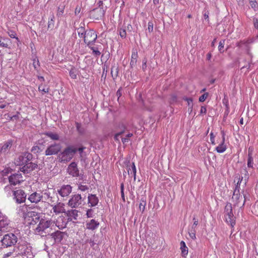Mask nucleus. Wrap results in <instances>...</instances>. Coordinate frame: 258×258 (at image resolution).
<instances>
[{
    "label": "nucleus",
    "instance_id": "1",
    "mask_svg": "<svg viewBox=\"0 0 258 258\" xmlns=\"http://www.w3.org/2000/svg\"><path fill=\"white\" fill-rule=\"evenodd\" d=\"M20 210L22 212V216L25 219L31 221L30 224L35 225L40 219V213L30 210V208H28L24 205L20 208Z\"/></svg>",
    "mask_w": 258,
    "mask_h": 258
},
{
    "label": "nucleus",
    "instance_id": "2",
    "mask_svg": "<svg viewBox=\"0 0 258 258\" xmlns=\"http://www.w3.org/2000/svg\"><path fill=\"white\" fill-rule=\"evenodd\" d=\"M18 240L17 236L12 233L5 234L1 239L2 245L4 248L11 247L16 245Z\"/></svg>",
    "mask_w": 258,
    "mask_h": 258
},
{
    "label": "nucleus",
    "instance_id": "3",
    "mask_svg": "<svg viewBox=\"0 0 258 258\" xmlns=\"http://www.w3.org/2000/svg\"><path fill=\"white\" fill-rule=\"evenodd\" d=\"M226 222L229 223L232 227L235 225V217L233 214L232 204L227 203L225 207L224 211Z\"/></svg>",
    "mask_w": 258,
    "mask_h": 258
},
{
    "label": "nucleus",
    "instance_id": "4",
    "mask_svg": "<svg viewBox=\"0 0 258 258\" xmlns=\"http://www.w3.org/2000/svg\"><path fill=\"white\" fill-rule=\"evenodd\" d=\"M32 158V154L26 152H23L15 159V163L17 166H24L27 162L31 161Z\"/></svg>",
    "mask_w": 258,
    "mask_h": 258
},
{
    "label": "nucleus",
    "instance_id": "5",
    "mask_svg": "<svg viewBox=\"0 0 258 258\" xmlns=\"http://www.w3.org/2000/svg\"><path fill=\"white\" fill-rule=\"evenodd\" d=\"M77 152V149L71 146L66 148L61 153V161H70Z\"/></svg>",
    "mask_w": 258,
    "mask_h": 258
},
{
    "label": "nucleus",
    "instance_id": "6",
    "mask_svg": "<svg viewBox=\"0 0 258 258\" xmlns=\"http://www.w3.org/2000/svg\"><path fill=\"white\" fill-rule=\"evenodd\" d=\"M97 38L96 32L93 29H90L84 37V41L88 47L94 44Z\"/></svg>",
    "mask_w": 258,
    "mask_h": 258
},
{
    "label": "nucleus",
    "instance_id": "7",
    "mask_svg": "<svg viewBox=\"0 0 258 258\" xmlns=\"http://www.w3.org/2000/svg\"><path fill=\"white\" fill-rule=\"evenodd\" d=\"M68 172L73 177H79L80 180H83L84 179V175L83 174L80 173L79 170L77 167V164L76 162H72L68 166Z\"/></svg>",
    "mask_w": 258,
    "mask_h": 258
},
{
    "label": "nucleus",
    "instance_id": "8",
    "mask_svg": "<svg viewBox=\"0 0 258 258\" xmlns=\"http://www.w3.org/2000/svg\"><path fill=\"white\" fill-rule=\"evenodd\" d=\"M86 198V195L82 196L80 194L74 195L69 200L68 204L72 208H77L81 205L82 201Z\"/></svg>",
    "mask_w": 258,
    "mask_h": 258
},
{
    "label": "nucleus",
    "instance_id": "9",
    "mask_svg": "<svg viewBox=\"0 0 258 258\" xmlns=\"http://www.w3.org/2000/svg\"><path fill=\"white\" fill-rule=\"evenodd\" d=\"M61 149V146L59 143H54L48 146L45 151L46 156L57 155Z\"/></svg>",
    "mask_w": 258,
    "mask_h": 258
},
{
    "label": "nucleus",
    "instance_id": "10",
    "mask_svg": "<svg viewBox=\"0 0 258 258\" xmlns=\"http://www.w3.org/2000/svg\"><path fill=\"white\" fill-rule=\"evenodd\" d=\"M38 222L39 224L35 228V232L39 234L41 232L42 233L45 229L49 228L52 223L51 221L46 220L43 219H41Z\"/></svg>",
    "mask_w": 258,
    "mask_h": 258
},
{
    "label": "nucleus",
    "instance_id": "11",
    "mask_svg": "<svg viewBox=\"0 0 258 258\" xmlns=\"http://www.w3.org/2000/svg\"><path fill=\"white\" fill-rule=\"evenodd\" d=\"M14 199L18 204H21L25 202L27 195L22 189H18L13 191Z\"/></svg>",
    "mask_w": 258,
    "mask_h": 258
},
{
    "label": "nucleus",
    "instance_id": "12",
    "mask_svg": "<svg viewBox=\"0 0 258 258\" xmlns=\"http://www.w3.org/2000/svg\"><path fill=\"white\" fill-rule=\"evenodd\" d=\"M20 254L22 258H33L34 255L32 252L31 247L26 245H22L19 249Z\"/></svg>",
    "mask_w": 258,
    "mask_h": 258
},
{
    "label": "nucleus",
    "instance_id": "13",
    "mask_svg": "<svg viewBox=\"0 0 258 258\" xmlns=\"http://www.w3.org/2000/svg\"><path fill=\"white\" fill-rule=\"evenodd\" d=\"M38 165L36 163L28 162L25 165L20 168V171L24 173H30L33 170L38 168Z\"/></svg>",
    "mask_w": 258,
    "mask_h": 258
},
{
    "label": "nucleus",
    "instance_id": "14",
    "mask_svg": "<svg viewBox=\"0 0 258 258\" xmlns=\"http://www.w3.org/2000/svg\"><path fill=\"white\" fill-rule=\"evenodd\" d=\"M105 10L103 8H98L93 9L91 12V15L95 20H100L105 15Z\"/></svg>",
    "mask_w": 258,
    "mask_h": 258
},
{
    "label": "nucleus",
    "instance_id": "15",
    "mask_svg": "<svg viewBox=\"0 0 258 258\" xmlns=\"http://www.w3.org/2000/svg\"><path fill=\"white\" fill-rule=\"evenodd\" d=\"M72 187L69 185H63L60 188L57 190L58 193L62 197H66L68 196L71 192Z\"/></svg>",
    "mask_w": 258,
    "mask_h": 258
},
{
    "label": "nucleus",
    "instance_id": "16",
    "mask_svg": "<svg viewBox=\"0 0 258 258\" xmlns=\"http://www.w3.org/2000/svg\"><path fill=\"white\" fill-rule=\"evenodd\" d=\"M42 197L41 192H34L28 197V200L31 203L37 204L41 200Z\"/></svg>",
    "mask_w": 258,
    "mask_h": 258
},
{
    "label": "nucleus",
    "instance_id": "17",
    "mask_svg": "<svg viewBox=\"0 0 258 258\" xmlns=\"http://www.w3.org/2000/svg\"><path fill=\"white\" fill-rule=\"evenodd\" d=\"M12 146V141H8L6 142L0 150V156L6 155L8 154Z\"/></svg>",
    "mask_w": 258,
    "mask_h": 258
},
{
    "label": "nucleus",
    "instance_id": "18",
    "mask_svg": "<svg viewBox=\"0 0 258 258\" xmlns=\"http://www.w3.org/2000/svg\"><path fill=\"white\" fill-rule=\"evenodd\" d=\"M22 177L21 173H15L9 177V181L11 184L16 185L20 183L19 179Z\"/></svg>",
    "mask_w": 258,
    "mask_h": 258
},
{
    "label": "nucleus",
    "instance_id": "19",
    "mask_svg": "<svg viewBox=\"0 0 258 258\" xmlns=\"http://www.w3.org/2000/svg\"><path fill=\"white\" fill-rule=\"evenodd\" d=\"M64 214L68 217V220L71 221L73 219L77 220L78 216V211L76 210H68L64 212Z\"/></svg>",
    "mask_w": 258,
    "mask_h": 258
},
{
    "label": "nucleus",
    "instance_id": "20",
    "mask_svg": "<svg viewBox=\"0 0 258 258\" xmlns=\"http://www.w3.org/2000/svg\"><path fill=\"white\" fill-rule=\"evenodd\" d=\"M99 199L96 195L89 194L88 196V203L89 207H95L98 204Z\"/></svg>",
    "mask_w": 258,
    "mask_h": 258
},
{
    "label": "nucleus",
    "instance_id": "21",
    "mask_svg": "<svg viewBox=\"0 0 258 258\" xmlns=\"http://www.w3.org/2000/svg\"><path fill=\"white\" fill-rule=\"evenodd\" d=\"M222 135V141L220 144L216 148V150L218 153H222L225 152L227 149L226 145H225V133L224 131L221 132Z\"/></svg>",
    "mask_w": 258,
    "mask_h": 258
},
{
    "label": "nucleus",
    "instance_id": "22",
    "mask_svg": "<svg viewBox=\"0 0 258 258\" xmlns=\"http://www.w3.org/2000/svg\"><path fill=\"white\" fill-rule=\"evenodd\" d=\"M51 235L54 239L55 242L59 243L62 240L64 234L62 232L58 230L52 233Z\"/></svg>",
    "mask_w": 258,
    "mask_h": 258
},
{
    "label": "nucleus",
    "instance_id": "23",
    "mask_svg": "<svg viewBox=\"0 0 258 258\" xmlns=\"http://www.w3.org/2000/svg\"><path fill=\"white\" fill-rule=\"evenodd\" d=\"M99 223L94 219L91 220L89 222H87L86 227L88 229L94 230L98 227Z\"/></svg>",
    "mask_w": 258,
    "mask_h": 258
},
{
    "label": "nucleus",
    "instance_id": "24",
    "mask_svg": "<svg viewBox=\"0 0 258 258\" xmlns=\"http://www.w3.org/2000/svg\"><path fill=\"white\" fill-rule=\"evenodd\" d=\"M243 197L240 195L239 191H234L232 196V199L235 201V205L237 206H239L240 202L242 200Z\"/></svg>",
    "mask_w": 258,
    "mask_h": 258
},
{
    "label": "nucleus",
    "instance_id": "25",
    "mask_svg": "<svg viewBox=\"0 0 258 258\" xmlns=\"http://www.w3.org/2000/svg\"><path fill=\"white\" fill-rule=\"evenodd\" d=\"M138 59V52L136 50H134L132 52L131 62H130V67L131 68H133L136 66L137 62Z\"/></svg>",
    "mask_w": 258,
    "mask_h": 258
},
{
    "label": "nucleus",
    "instance_id": "26",
    "mask_svg": "<svg viewBox=\"0 0 258 258\" xmlns=\"http://www.w3.org/2000/svg\"><path fill=\"white\" fill-rule=\"evenodd\" d=\"M63 204L59 203L56 205H54L53 207V212L56 214H58L59 213H63L65 210L63 209Z\"/></svg>",
    "mask_w": 258,
    "mask_h": 258
},
{
    "label": "nucleus",
    "instance_id": "27",
    "mask_svg": "<svg viewBox=\"0 0 258 258\" xmlns=\"http://www.w3.org/2000/svg\"><path fill=\"white\" fill-rule=\"evenodd\" d=\"M127 174L128 175L130 174H133L134 180H136V168L135 164L134 162H133L131 166L127 165Z\"/></svg>",
    "mask_w": 258,
    "mask_h": 258
},
{
    "label": "nucleus",
    "instance_id": "28",
    "mask_svg": "<svg viewBox=\"0 0 258 258\" xmlns=\"http://www.w3.org/2000/svg\"><path fill=\"white\" fill-rule=\"evenodd\" d=\"M126 128V125L123 122H118L115 127V129L117 131L121 132V135L125 133Z\"/></svg>",
    "mask_w": 258,
    "mask_h": 258
},
{
    "label": "nucleus",
    "instance_id": "29",
    "mask_svg": "<svg viewBox=\"0 0 258 258\" xmlns=\"http://www.w3.org/2000/svg\"><path fill=\"white\" fill-rule=\"evenodd\" d=\"M180 245L182 256L185 257L188 253L187 247H186L185 243L183 241H181L180 242Z\"/></svg>",
    "mask_w": 258,
    "mask_h": 258
},
{
    "label": "nucleus",
    "instance_id": "30",
    "mask_svg": "<svg viewBox=\"0 0 258 258\" xmlns=\"http://www.w3.org/2000/svg\"><path fill=\"white\" fill-rule=\"evenodd\" d=\"M9 220L6 218H3L0 220V230H4L8 226Z\"/></svg>",
    "mask_w": 258,
    "mask_h": 258
},
{
    "label": "nucleus",
    "instance_id": "31",
    "mask_svg": "<svg viewBox=\"0 0 258 258\" xmlns=\"http://www.w3.org/2000/svg\"><path fill=\"white\" fill-rule=\"evenodd\" d=\"M146 206V198L145 196H142L140 200V203L139 205V209L142 213H143L145 211V207Z\"/></svg>",
    "mask_w": 258,
    "mask_h": 258
},
{
    "label": "nucleus",
    "instance_id": "32",
    "mask_svg": "<svg viewBox=\"0 0 258 258\" xmlns=\"http://www.w3.org/2000/svg\"><path fill=\"white\" fill-rule=\"evenodd\" d=\"M44 135L50 138L52 140L58 141L59 140V135L56 133L48 132L45 133Z\"/></svg>",
    "mask_w": 258,
    "mask_h": 258
},
{
    "label": "nucleus",
    "instance_id": "33",
    "mask_svg": "<svg viewBox=\"0 0 258 258\" xmlns=\"http://www.w3.org/2000/svg\"><path fill=\"white\" fill-rule=\"evenodd\" d=\"M88 30L86 31L85 30V28L84 26H80L79 28L77 29V32L78 34V35L81 38H83L85 36V35H86V32Z\"/></svg>",
    "mask_w": 258,
    "mask_h": 258
},
{
    "label": "nucleus",
    "instance_id": "34",
    "mask_svg": "<svg viewBox=\"0 0 258 258\" xmlns=\"http://www.w3.org/2000/svg\"><path fill=\"white\" fill-rule=\"evenodd\" d=\"M54 16L53 14H52L51 18L49 19L48 22V29H53L54 26Z\"/></svg>",
    "mask_w": 258,
    "mask_h": 258
},
{
    "label": "nucleus",
    "instance_id": "35",
    "mask_svg": "<svg viewBox=\"0 0 258 258\" xmlns=\"http://www.w3.org/2000/svg\"><path fill=\"white\" fill-rule=\"evenodd\" d=\"M77 70L74 67L72 68L69 71L70 76L74 79H76L77 78Z\"/></svg>",
    "mask_w": 258,
    "mask_h": 258
},
{
    "label": "nucleus",
    "instance_id": "36",
    "mask_svg": "<svg viewBox=\"0 0 258 258\" xmlns=\"http://www.w3.org/2000/svg\"><path fill=\"white\" fill-rule=\"evenodd\" d=\"M183 100L187 101V105L189 107V109H190V111H191L193 107L192 99L191 98L184 97Z\"/></svg>",
    "mask_w": 258,
    "mask_h": 258
},
{
    "label": "nucleus",
    "instance_id": "37",
    "mask_svg": "<svg viewBox=\"0 0 258 258\" xmlns=\"http://www.w3.org/2000/svg\"><path fill=\"white\" fill-rule=\"evenodd\" d=\"M75 124H76V126L77 131L80 134H84L85 130H84V128L82 127L81 124L78 122H76Z\"/></svg>",
    "mask_w": 258,
    "mask_h": 258
},
{
    "label": "nucleus",
    "instance_id": "38",
    "mask_svg": "<svg viewBox=\"0 0 258 258\" xmlns=\"http://www.w3.org/2000/svg\"><path fill=\"white\" fill-rule=\"evenodd\" d=\"M133 136L132 133H128L126 134L124 138H121V141L123 144L128 143L129 138L132 137Z\"/></svg>",
    "mask_w": 258,
    "mask_h": 258
},
{
    "label": "nucleus",
    "instance_id": "39",
    "mask_svg": "<svg viewBox=\"0 0 258 258\" xmlns=\"http://www.w3.org/2000/svg\"><path fill=\"white\" fill-rule=\"evenodd\" d=\"M12 171V169L11 168L8 167L5 168L2 171V175L3 176H7L9 173H11Z\"/></svg>",
    "mask_w": 258,
    "mask_h": 258
},
{
    "label": "nucleus",
    "instance_id": "40",
    "mask_svg": "<svg viewBox=\"0 0 258 258\" xmlns=\"http://www.w3.org/2000/svg\"><path fill=\"white\" fill-rule=\"evenodd\" d=\"M196 230L194 229V227L191 228L188 232L190 237L194 240L196 239Z\"/></svg>",
    "mask_w": 258,
    "mask_h": 258
},
{
    "label": "nucleus",
    "instance_id": "41",
    "mask_svg": "<svg viewBox=\"0 0 258 258\" xmlns=\"http://www.w3.org/2000/svg\"><path fill=\"white\" fill-rule=\"evenodd\" d=\"M253 159L252 156L249 155L248 156L247 159V166L249 168H253Z\"/></svg>",
    "mask_w": 258,
    "mask_h": 258
},
{
    "label": "nucleus",
    "instance_id": "42",
    "mask_svg": "<svg viewBox=\"0 0 258 258\" xmlns=\"http://www.w3.org/2000/svg\"><path fill=\"white\" fill-rule=\"evenodd\" d=\"M33 65L35 70L38 71V68L40 67V63L37 57H35L33 59Z\"/></svg>",
    "mask_w": 258,
    "mask_h": 258
},
{
    "label": "nucleus",
    "instance_id": "43",
    "mask_svg": "<svg viewBox=\"0 0 258 258\" xmlns=\"http://www.w3.org/2000/svg\"><path fill=\"white\" fill-rule=\"evenodd\" d=\"M224 45H225V40H221L219 42V46H218V49H219V51L220 52V53H222L224 51V50H223Z\"/></svg>",
    "mask_w": 258,
    "mask_h": 258
},
{
    "label": "nucleus",
    "instance_id": "44",
    "mask_svg": "<svg viewBox=\"0 0 258 258\" xmlns=\"http://www.w3.org/2000/svg\"><path fill=\"white\" fill-rule=\"evenodd\" d=\"M249 4L251 8L254 11H255V9L258 7V4L256 0H249Z\"/></svg>",
    "mask_w": 258,
    "mask_h": 258
},
{
    "label": "nucleus",
    "instance_id": "45",
    "mask_svg": "<svg viewBox=\"0 0 258 258\" xmlns=\"http://www.w3.org/2000/svg\"><path fill=\"white\" fill-rule=\"evenodd\" d=\"M12 185H13L10 183V184L6 186L4 188L5 191L11 195V192L12 191L13 192V191H14L13 190Z\"/></svg>",
    "mask_w": 258,
    "mask_h": 258
},
{
    "label": "nucleus",
    "instance_id": "46",
    "mask_svg": "<svg viewBox=\"0 0 258 258\" xmlns=\"http://www.w3.org/2000/svg\"><path fill=\"white\" fill-rule=\"evenodd\" d=\"M64 6H62L61 8L58 7L57 10V16L59 17H61L64 13Z\"/></svg>",
    "mask_w": 258,
    "mask_h": 258
},
{
    "label": "nucleus",
    "instance_id": "47",
    "mask_svg": "<svg viewBox=\"0 0 258 258\" xmlns=\"http://www.w3.org/2000/svg\"><path fill=\"white\" fill-rule=\"evenodd\" d=\"M119 33L121 38H125L126 37V33L125 29L120 28L119 30Z\"/></svg>",
    "mask_w": 258,
    "mask_h": 258
},
{
    "label": "nucleus",
    "instance_id": "48",
    "mask_svg": "<svg viewBox=\"0 0 258 258\" xmlns=\"http://www.w3.org/2000/svg\"><path fill=\"white\" fill-rule=\"evenodd\" d=\"M42 150L38 146H33L31 149V152H34L35 153H38L40 152Z\"/></svg>",
    "mask_w": 258,
    "mask_h": 258
},
{
    "label": "nucleus",
    "instance_id": "49",
    "mask_svg": "<svg viewBox=\"0 0 258 258\" xmlns=\"http://www.w3.org/2000/svg\"><path fill=\"white\" fill-rule=\"evenodd\" d=\"M38 90L40 92H43L44 93H46L48 92L49 89H48V88H44L42 86V84H41V85H39V86L38 87Z\"/></svg>",
    "mask_w": 258,
    "mask_h": 258
},
{
    "label": "nucleus",
    "instance_id": "50",
    "mask_svg": "<svg viewBox=\"0 0 258 258\" xmlns=\"http://www.w3.org/2000/svg\"><path fill=\"white\" fill-rule=\"evenodd\" d=\"M8 34L10 37L13 38H16L18 41H19L18 38L16 37V33L15 32L12 31V30H9L8 32Z\"/></svg>",
    "mask_w": 258,
    "mask_h": 258
},
{
    "label": "nucleus",
    "instance_id": "51",
    "mask_svg": "<svg viewBox=\"0 0 258 258\" xmlns=\"http://www.w3.org/2000/svg\"><path fill=\"white\" fill-rule=\"evenodd\" d=\"M209 95L208 93H205L204 94H203L202 96H201L199 99V100L200 102H204L208 97Z\"/></svg>",
    "mask_w": 258,
    "mask_h": 258
},
{
    "label": "nucleus",
    "instance_id": "52",
    "mask_svg": "<svg viewBox=\"0 0 258 258\" xmlns=\"http://www.w3.org/2000/svg\"><path fill=\"white\" fill-rule=\"evenodd\" d=\"M78 189L82 191H85L89 189V187L87 185L79 184L78 185Z\"/></svg>",
    "mask_w": 258,
    "mask_h": 258
},
{
    "label": "nucleus",
    "instance_id": "53",
    "mask_svg": "<svg viewBox=\"0 0 258 258\" xmlns=\"http://www.w3.org/2000/svg\"><path fill=\"white\" fill-rule=\"evenodd\" d=\"M153 23L152 21H149L148 23V30L149 33L152 32L153 31Z\"/></svg>",
    "mask_w": 258,
    "mask_h": 258
},
{
    "label": "nucleus",
    "instance_id": "54",
    "mask_svg": "<svg viewBox=\"0 0 258 258\" xmlns=\"http://www.w3.org/2000/svg\"><path fill=\"white\" fill-rule=\"evenodd\" d=\"M86 149V147L81 146L77 149V151H79L80 157H83L84 150Z\"/></svg>",
    "mask_w": 258,
    "mask_h": 258
},
{
    "label": "nucleus",
    "instance_id": "55",
    "mask_svg": "<svg viewBox=\"0 0 258 258\" xmlns=\"http://www.w3.org/2000/svg\"><path fill=\"white\" fill-rule=\"evenodd\" d=\"M93 210L91 209H88L87 211L86 215L88 218H92L93 217Z\"/></svg>",
    "mask_w": 258,
    "mask_h": 258
},
{
    "label": "nucleus",
    "instance_id": "56",
    "mask_svg": "<svg viewBox=\"0 0 258 258\" xmlns=\"http://www.w3.org/2000/svg\"><path fill=\"white\" fill-rule=\"evenodd\" d=\"M121 135V132H118L117 133L115 134L114 136V140L116 141V142H118L119 143V137Z\"/></svg>",
    "mask_w": 258,
    "mask_h": 258
},
{
    "label": "nucleus",
    "instance_id": "57",
    "mask_svg": "<svg viewBox=\"0 0 258 258\" xmlns=\"http://www.w3.org/2000/svg\"><path fill=\"white\" fill-rule=\"evenodd\" d=\"M147 59L146 58H144L143 60V64H142V69L143 71H145L147 68Z\"/></svg>",
    "mask_w": 258,
    "mask_h": 258
},
{
    "label": "nucleus",
    "instance_id": "58",
    "mask_svg": "<svg viewBox=\"0 0 258 258\" xmlns=\"http://www.w3.org/2000/svg\"><path fill=\"white\" fill-rule=\"evenodd\" d=\"M177 101V97L175 95H172L170 98V103L171 104L173 103L174 102Z\"/></svg>",
    "mask_w": 258,
    "mask_h": 258
},
{
    "label": "nucleus",
    "instance_id": "59",
    "mask_svg": "<svg viewBox=\"0 0 258 258\" xmlns=\"http://www.w3.org/2000/svg\"><path fill=\"white\" fill-rule=\"evenodd\" d=\"M215 136L213 133H211L210 134V141L211 142V144L213 145H215Z\"/></svg>",
    "mask_w": 258,
    "mask_h": 258
},
{
    "label": "nucleus",
    "instance_id": "60",
    "mask_svg": "<svg viewBox=\"0 0 258 258\" xmlns=\"http://www.w3.org/2000/svg\"><path fill=\"white\" fill-rule=\"evenodd\" d=\"M253 22L254 28L256 29H258V19L256 18H253Z\"/></svg>",
    "mask_w": 258,
    "mask_h": 258
},
{
    "label": "nucleus",
    "instance_id": "61",
    "mask_svg": "<svg viewBox=\"0 0 258 258\" xmlns=\"http://www.w3.org/2000/svg\"><path fill=\"white\" fill-rule=\"evenodd\" d=\"M194 223L191 227V228H193L194 227V229H195L196 226L198 224V219H196L195 217L193 218Z\"/></svg>",
    "mask_w": 258,
    "mask_h": 258
},
{
    "label": "nucleus",
    "instance_id": "62",
    "mask_svg": "<svg viewBox=\"0 0 258 258\" xmlns=\"http://www.w3.org/2000/svg\"><path fill=\"white\" fill-rule=\"evenodd\" d=\"M121 88H119L116 93V96L117 97V100H118L119 97L122 95L121 92Z\"/></svg>",
    "mask_w": 258,
    "mask_h": 258
},
{
    "label": "nucleus",
    "instance_id": "63",
    "mask_svg": "<svg viewBox=\"0 0 258 258\" xmlns=\"http://www.w3.org/2000/svg\"><path fill=\"white\" fill-rule=\"evenodd\" d=\"M207 109L205 106H202L200 110V114H206Z\"/></svg>",
    "mask_w": 258,
    "mask_h": 258
},
{
    "label": "nucleus",
    "instance_id": "64",
    "mask_svg": "<svg viewBox=\"0 0 258 258\" xmlns=\"http://www.w3.org/2000/svg\"><path fill=\"white\" fill-rule=\"evenodd\" d=\"M19 113L17 112V114L14 115L13 116H12L11 118V120H15H15L18 119L19 118Z\"/></svg>",
    "mask_w": 258,
    "mask_h": 258
}]
</instances>
